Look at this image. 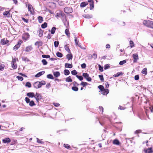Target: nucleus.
<instances>
[{
  "label": "nucleus",
  "instance_id": "obj_1",
  "mask_svg": "<svg viewBox=\"0 0 153 153\" xmlns=\"http://www.w3.org/2000/svg\"><path fill=\"white\" fill-rule=\"evenodd\" d=\"M46 84L45 82L44 81H42L41 82H36L33 84L34 87L36 89H38L41 88L42 85Z\"/></svg>",
  "mask_w": 153,
  "mask_h": 153
},
{
  "label": "nucleus",
  "instance_id": "obj_2",
  "mask_svg": "<svg viewBox=\"0 0 153 153\" xmlns=\"http://www.w3.org/2000/svg\"><path fill=\"white\" fill-rule=\"evenodd\" d=\"M143 24L146 26L153 28V22L149 20H144L143 21Z\"/></svg>",
  "mask_w": 153,
  "mask_h": 153
},
{
  "label": "nucleus",
  "instance_id": "obj_3",
  "mask_svg": "<svg viewBox=\"0 0 153 153\" xmlns=\"http://www.w3.org/2000/svg\"><path fill=\"white\" fill-rule=\"evenodd\" d=\"M25 101L27 103H29V105L30 106L32 107L36 105L33 100L30 101V99L27 97L25 98Z\"/></svg>",
  "mask_w": 153,
  "mask_h": 153
},
{
  "label": "nucleus",
  "instance_id": "obj_4",
  "mask_svg": "<svg viewBox=\"0 0 153 153\" xmlns=\"http://www.w3.org/2000/svg\"><path fill=\"white\" fill-rule=\"evenodd\" d=\"M64 12L66 13H69L73 12V9L71 7H66L64 9Z\"/></svg>",
  "mask_w": 153,
  "mask_h": 153
},
{
  "label": "nucleus",
  "instance_id": "obj_5",
  "mask_svg": "<svg viewBox=\"0 0 153 153\" xmlns=\"http://www.w3.org/2000/svg\"><path fill=\"white\" fill-rule=\"evenodd\" d=\"M82 76L88 82H91L92 79L90 77H89V74L87 73H83Z\"/></svg>",
  "mask_w": 153,
  "mask_h": 153
},
{
  "label": "nucleus",
  "instance_id": "obj_6",
  "mask_svg": "<svg viewBox=\"0 0 153 153\" xmlns=\"http://www.w3.org/2000/svg\"><path fill=\"white\" fill-rule=\"evenodd\" d=\"M132 56L134 58L133 62L136 63L137 62V60L139 59L138 54L137 53H134L133 54Z\"/></svg>",
  "mask_w": 153,
  "mask_h": 153
},
{
  "label": "nucleus",
  "instance_id": "obj_7",
  "mask_svg": "<svg viewBox=\"0 0 153 153\" xmlns=\"http://www.w3.org/2000/svg\"><path fill=\"white\" fill-rule=\"evenodd\" d=\"M56 6V4L53 2H48V7L52 9L55 8Z\"/></svg>",
  "mask_w": 153,
  "mask_h": 153
},
{
  "label": "nucleus",
  "instance_id": "obj_8",
  "mask_svg": "<svg viewBox=\"0 0 153 153\" xmlns=\"http://www.w3.org/2000/svg\"><path fill=\"white\" fill-rule=\"evenodd\" d=\"M34 97L38 102L39 100L41 99L42 97L41 95L39 93H36L35 96Z\"/></svg>",
  "mask_w": 153,
  "mask_h": 153
},
{
  "label": "nucleus",
  "instance_id": "obj_9",
  "mask_svg": "<svg viewBox=\"0 0 153 153\" xmlns=\"http://www.w3.org/2000/svg\"><path fill=\"white\" fill-rule=\"evenodd\" d=\"M21 41H19L18 43L14 47H13V49L14 50H15L16 51V50H17L20 47V45L21 44Z\"/></svg>",
  "mask_w": 153,
  "mask_h": 153
},
{
  "label": "nucleus",
  "instance_id": "obj_10",
  "mask_svg": "<svg viewBox=\"0 0 153 153\" xmlns=\"http://www.w3.org/2000/svg\"><path fill=\"white\" fill-rule=\"evenodd\" d=\"M62 21L64 25L66 28L69 27V22L67 21L66 19H63Z\"/></svg>",
  "mask_w": 153,
  "mask_h": 153
},
{
  "label": "nucleus",
  "instance_id": "obj_11",
  "mask_svg": "<svg viewBox=\"0 0 153 153\" xmlns=\"http://www.w3.org/2000/svg\"><path fill=\"white\" fill-rule=\"evenodd\" d=\"M144 151L145 153H153V151L152 147L146 149H145Z\"/></svg>",
  "mask_w": 153,
  "mask_h": 153
},
{
  "label": "nucleus",
  "instance_id": "obj_12",
  "mask_svg": "<svg viewBox=\"0 0 153 153\" xmlns=\"http://www.w3.org/2000/svg\"><path fill=\"white\" fill-rule=\"evenodd\" d=\"M30 37V35L28 33H25L23 34L22 38L25 40H27Z\"/></svg>",
  "mask_w": 153,
  "mask_h": 153
},
{
  "label": "nucleus",
  "instance_id": "obj_13",
  "mask_svg": "<svg viewBox=\"0 0 153 153\" xmlns=\"http://www.w3.org/2000/svg\"><path fill=\"white\" fill-rule=\"evenodd\" d=\"M33 49V48L31 46H28L26 47L25 51L26 52H29L32 51Z\"/></svg>",
  "mask_w": 153,
  "mask_h": 153
},
{
  "label": "nucleus",
  "instance_id": "obj_14",
  "mask_svg": "<svg viewBox=\"0 0 153 153\" xmlns=\"http://www.w3.org/2000/svg\"><path fill=\"white\" fill-rule=\"evenodd\" d=\"M28 10L31 13H32L33 12V10L32 5L30 4H28Z\"/></svg>",
  "mask_w": 153,
  "mask_h": 153
},
{
  "label": "nucleus",
  "instance_id": "obj_15",
  "mask_svg": "<svg viewBox=\"0 0 153 153\" xmlns=\"http://www.w3.org/2000/svg\"><path fill=\"white\" fill-rule=\"evenodd\" d=\"M8 42V40H5V39H2L1 41V43L3 45L7 44Z\"/></svg>",
  "mask_w": 153,
  "mask_h": 153
},
{
  "label": "nucleus",
  "instance_id": "obj_16",
  "mask_svg": "<svg viewBox=\"0 0 153 153\" xmlns=\"http://www.w3.org/2000/svg\"><path fill=\"white\" fill-rule=\"evenodd\" d=\"M11 141L10 139L9 138H6L3 139L2 140L3 143H8Z\"/></svg>",
  "mask_w": 153,
  "mask_h": 153
},
{
  "label": "nucleus",
  "instance_id": "obj_17",
  "mask_svg": "<svg viewBox=\"0 0 153 153\" xmlns=\"http://www.w3.org/2000/svg\"><path fill=\"white\" fill-rule=\"evenodd\" d=\"M45 73V71H41L38 73L37 74H36L35 75V77H39V76H40L42 75L43 74Z\"/></svg>",
  "mask_w": 153,
  "mask_h": 153
},
{
  "label": "nucleus",
  "instance_id": "obj_18",
  "mask_svg": "<svg viewBox=\"0 0 153 153\" xmlns=\"http://www.w3.org/2000/svg\"><path fill=\"white\" fill-rule=\"evenodd\" d=\"M109 91L108 89H104L102 91H101L102 92V94L104 95H107L109 93Z\"/></svg>",
  "mask_w": 153,
  "mask_h": 153
},
{
  "label": "nucleus",
  "instance_id": "obj_19",
  "mask_svg": "<svg viewBox=\"0 0 153 153\" xmlns=\"http://www.w3.org/2000/svg\"><path fill=\"white\" fill-rule=\"evenodd\" d=\"M48 58H49V59H48V63H49L50 65H53V64H51L50 63V61H54L55 60H56V59L55 58H50V56L49 55H48Z\"/></svg>",
  "mask_w": 153,
  "mask_h": 153
},
{
  "label": "nucleus",
  "instance_id": "obj_20",
  "mask_svg": "<svg viewBox=\"0 0 153 153\" xmlns=\"http://www.w3.org/2000/svg\"><path fill=\"white\" fill-rule=\"evenodd\" d=\"M27 95L29 97H35V95L33 92H29L27 93Z\"/></svg>",
  "mask_w": 153,
  "mask_h": 153
},
{
  "label": "nucleus",
  "instance_id": "obj_21",
  "mask_svg": "<svg viewBox=\"0 0 153 153\" xmlns=\"http://www.w3.org/2000/svg\"><path fill=\"white\" fill-rule=\"evenodd\" d=\"M83 17L87 19H91L92 18L93 16L92 15L84 14L82 15Z\"/></svg>",
  "mask_w": 153,
  "mask_h": 153
},
{
  "label": "nucleus",
  "instance_id": "obj_22",
  "mask_svg": "<svg viewBox=\"0 0 153 153\" xmlns=\"http://www.w3.org/2000/svg\"><path fill=\"white\" fill-rule=\"evenodd\" d=\"M48 12L50 14V16L51 18L54 17L55 16L54 11L48 9Z\"/></svg>",
  "mask_w": 153,
  "mask_h": 153
},
{
  "label": "nucleus",
  "instance_id": "obj_23",
  "mask_svg": "<svg viewBox=\"0 0 153 153\" xmlns=\"http://www.w3.org/2000/svg\"><path fill=\"white\" fill-rule=\"evenodd\" d=\"M88 4V3L87 2H82L80 4V7L82 8L85 7Z\"/></svg>",
  "mask_w": 153,
  "mask_h": 153
},
{
  "label": "nucleus",
  "instance_id": "obj_24",
  "mask_svg": "<svg viewBox=\"0 0 153 153\" xmlns=\"http://www.w3.org/2000/svg\"><path fill=\"white\" fill-rule=\"evenodd\" d=\"M66 58L68 60H70V59H71L73 58V56L71 54H68L66 55Z\"/></svg>",
  "mask_w": 153,
  "mask_h": 153
},
{
  "label": "nucleus",
  "instance_id": "obj_25",
  "mask_svg": "<svg viewBox=\"0 0 153 153\" xmlns=\"http://www.w3.org/2000/svg\"><path fill=\"white\" fill-rule=\"evenodd\" d=\"M54 76L56 77H58L60 75V73L59 71H55L53 73Z\"/></svg>",
  "mask_w": 153,
  "mask_h": 153
},
{
  "label": "nucleus",
  "instance_id": "obj_26",
  "mask_svg": "<svg viewBox=\"0 0 153 153\" xmlns=\"http://www.w3.org/2000/svg\"><path fill=\"white\" fill-rule=\"evenodd\" d=\"M113 144L115 145H119L120 144L119 141L117 139H115L113 141Z\"/></svg>",
  "mask_w": 153,
  "mask_h": 153
},
{
  "label": "nucleus",
  "instance_id": "obj_27",
  "mask_svg": "<svg viewBox=\"0 0 153 153\" xmlns=\"http://www.w3.org/2000/svg\"><path fill=\"white\" fill-rule=\"evenodd\" d=\"M65 67L66 68H71L73 66L72 64L66 63L65 64Z\"/></svg>",
  "mask_w": 153,
  "mask_h": 153
},
{
  "label": "nucleus",
  "instance_id": "obj_28",
  "mask_svg": "<svg viewBox=\"0 0 153 153\" xmlns=\"http://www.w3.org/2000/svg\"><path fill=\"white\" fill-rule=\"evenodd\" d=\"M122 75L123 73L122 72H118L116 74H114L113 76L114 77H117Z\"/></svg>",
  "mask_w": 153,
  "mask_h": 153
},
{
  "label": "nucleus",
  "instance_id": "obj_29",
  "mask_svg": "<svg viewBox=\"0 0 153 153\" xmlns=\"http://www.w3.org/2000/svg\"><path fill=\"white\" fill-rule=\"evenodd\" d=\"M56 30V28L55 27H52V29L51 31L49 30L48 31L49 32L50 31L51 34H53L54 33Z\"/></svg>",
  "mask_w": 153,
  "mask_h": 153
},
{
  "label": "nucleus",
  "instance_id": "obj_30",
  "mask_svg": "<svg viewBox=\"0 0 153 153\" xmlns=\"http://www.w3.org/2000/svg\"><path fill=\"white\" fill-rule=\"evenodd\" d=\"M65 81L68 82H71L72 81V80L70 76H69L67 77L65 79Z\"/></svg>",
  "mask_w": 153,
  "mask_h": 153
},
{
  "label": "nucleus",
  "instance_id": "obj_31",
  "mask_svg": "<svg viewBox=\"0 0 153 153\" xmlns=\"http://www.w3.org/2000/svg\"><path fill=\"white\" fill-rule=\"evenodd\" d=\"M77 45L81 49H85L86 47L85 45H82L80 43H79Z\"/></svg>",
  "mask_w": 153,
  "mask_h": 153
},
{
  "label": "nucleus",
  "instance_id": "obj_32",
  "mask_svg": "<svg viewBox=\"0 0 153 153\" xmlns=\"http://www.w3.org/2000/svg\"><path fill=\"white\" fill-rule=\"evenodd\" d=\"M12 67L14 69H15L17 68V65L16 63L13 62H11Z\"/></svg>",
  "mask_w": 153,
  "mask_h": 153
},
{
  "label": "nucleus",
  "instance_id": "obj_33",
  "mask_svg": "<svg viewBox=\"0 0 153 153\" xmlns=\"http://www.w3.org/2000/svg\"><path fill=\"white\" fill-rule=\"evenodd\" d=\"M64 73L65 75L67 76L68 75L70 74V72L68 70L65 69L64 71Z\"/></svg>",
  "mask_w": 153,
  "mask_h": 153
},
{
  "label": "nucleus",
  "instance_id": "obj_34",
  "mask_svg": "<svg viewBox=\"0 0 153 153\" xmlns=\"http://www.w3.org/2000/svg\"><path fill=\"white\" fill-rule=\"evenodd\" d=\"M56 55L57 57L60 58H61L63 56L62 54L59 52H57L56 53Z\"/></svg>",
  "mask_w": 153,
  "mask_h": 153
},
{
  "label": "nucleus",
  "instance_id": "obj_35",
  "mask_svg": "<svg viewBox=\"0 0 153 153\" xmlns=\"http://www.w3.org/2000/svg\"><path fill=\"white\" fill-rule=\"evenodd\" d=\"M38 19L39 22L40 23H41L43 21V19L42 17L41 16H39L38 17Z\"/></svg>",
  "mask_w": 153,
  "mask_h": 153
},
{
  "label": "nucleus",
  "instance_id": "obj_36",
  "mask_svg": "<svg viewBox=\"0 0 153 153\" xmlns=\"http://www.w3.org/2000/svg\"><path fill=\"white\" fill-rule=\"evenodd\" d=\"M60 15L63 18V19H66V16L63 12H61L60 13Z\"/></svg>",
  "mask_w": 153,
  "mask_h": 153
},
{
  "label": "nucleus",
  "instance_id": "obj_37",
  "mask_svg": "<svg viewBox=\"0 0 153 153\" xmlns=\"http://www.w3.org/2000/svg\"><path fill=\"white\" fill-rule=\"evenodd\" d=\"M89 56H91V58L93 57L95 59H96L97 57V55L95 53H94L93 54V55H92L91 54L89 55Z\"/></svg>",
  "mask_w": 153,
  "mask_h": 153
},
{
  "label": "nucleus",
  "instance_id": "obj_38",
  "mask_svg": "<svg viewBox=\"0 0 153 153\" xmlns=\"http://www.w3.org/2000/svg\"><path fill=\"white\" fill-rule=\"evenodd\" d=\"M65 50L68 53H71L70 49H69V47L67 46V45H65Z\"/></svg>",
  "mask_w": 153,
  "mask_h": 153
},
{
  "label": "nucleus",
  "instance_id": "obj_39",
  "mask_svg": "<svg viewBox=\"0 0 153 153\" xmlns=\"http://www.w3.org/2000/svg\"><path fill=\"white\" fill-rule=\"evenodd\" d=\"M65 33L69 37L70 34L69 33V30H68V29H66L65 30Z\"/></svg>",
  "mask_w": 153,
  "mask_h": 153
},
{
  "label": "nucleus",
  "instance_id": "obj_40",
  "mask_svg": "<svg viewBox=\"0 0 153 153\" xmlns=\"http://www.w3.org/2000/svg\"><path fill=\"white\" fill-rule=\"evenodd\" d=\"M141 73L145 75L147 74V69L146 68H144L142 70Z\"/></svg>",
  "mask_w": 153,
  "mask_h": 153
},
{
  "label": "nucleus",
  "instance_id": "obj_41",
  "mask_svg": "<svg viewBox=\"0 0 153 153\" xmlns=\"http://www.w3.org/2000/svg\"><path fill=\"white\" fill-rule=\"evenodd\" d=\"M89 5L90 6V10H93L94 9V2H93L92 3H90Z\"/></svg>",
  "mask_w": 153,
  "mask_h": 153
},
{
  "label": "nucleus",
  "instance_id": "obj_42",
  "mask_svg": "<svg viewBox=\"0 0 153 153\" xmlns=\"http://www.w3.org/2000/svg\"><path fill=\"white\" fill-rule=\"evenodd\" d=\"M99 77L100 78L101 81L103 82L104 81V79L103 75H99Z\"/></svg>",
  "mask_w": 153,
  "mask_h": 153
},
{
  "label": "nucleus",
  "instance_id": "obj_43",
  "mask_svg": "<svg viewBox=\"0 0 153 153\" xmlns=\"http://www.w3.org/2000/svg\"><path fill=\"white\" fill-rule=\"evenodd\" d=\"M98 88L101 91H102L104 89V86L102 85H100L98 86Z\"/></svg>",
  "mask_w": 153,
  "mask_h": 153
},
{
  "label": "nucleus",
  "instance_id": "obj_44",
  "mask_svg": "<svg viewBox=\"0 0 153 153\" xmlns=\"http://www.w3.org/2000/svg\"><path fill=\"white\" fill-rule=\"evenodd\" d=\"M22 59L23 61L25 62H28L29 61V60L26 57H22Z\"/></svg>",
  "mask_w": 153,
  "mask_h": 153
},
{
  "label": "nucleus",
  "instance_id": "obj_45",
  "mask_svg": "<svg viewBox=\"0 0 153 153\" xmlns=\"http://www.w3.org/2000/svg\"><path fill=\"white\" fill-rule=\"evenodd\" d=\"M71 73L73 75H76L78 73L75 70H74L71 71Z\"/></svg>",
  "mask_w": 153,
  "mask_h": 153
},
{
  "label": "nucleus",
  "instance_id": "obj_46",
  "mask_svg": "<svg viewBox=\"0 0 153 153\" xmlns=\"http://www.w3.org/2000/svg\"><path fill=\"white\" fill-rule=\"evenodd\" d=\"M72 89L74 91H77L78 90V88L77 86H73L72 87Z\"/></svg>",
  "mask_w": 153,
  "mask_h": 153
},
{
  "label": "nucleus",
  "instance_id": "obj_47",
  "mask_svg": "<svg viewBox=\"0 0 153 153\" xmlns=\"http://www.w3.org/2000/svg\"><path fill=\"white\" fill-rule=\"evenodd\" d=\"M47 23L46 22H45L41 25V27L42 28H45L47 27Z\"/></svg>",
  "mask_w": 153,
  "mask_h": 153
},
{
  "label": "nucleus",
  "instance_id": "obj_48",
  "mask_svg": "<svg viewBox=\"0 0 153 153\" xmlns=\"http://www.w3.org/2000/svg\"><path fill=\"white\" fill-rule=\"evenodd\" d=\"M54 45L55 48H57L59 44V42L58 41H55L54 42Z\"/></svg>",
  "mask_w": 153,
  "mask_h": 153
},
{
  "label": "nucleus",
  "instance_id": "obj_49",
  "mask_svg": "<svg viewBox=\"0 0 153 153\" xmlns=\"http://www.w3.org/2000/svg\"><path fill=\"white\" fill-rule=\"evenodd\" d=\"M26 87H27L29 88H30L31 86V83L29 82H27L25 85Z\"/></svg>",
  "mask_w": 153,
  "mask_h": 153
},
{
  "label": "nucleus",
  "instance_id": "obj_50",
  "mask_svg": "<svg viewBox=\"0 0 153 153\" xmlns=\"http://www.w3.org/2000/svg\"><path fill=\"white\" fill-rule=\"evenodd\" d=\"M130 47L132 48L134 46V44L133 42L131 40L129 42Z\"/></svg>",
  "mask_w": 153,
  "mask_h": 153
},
{
  "label": "nucleus",
  "instance_id": "obj_51",
  "mask_svg": "<svg viewBox=\"0 0 153 153\" xmlns=\"http://www.w3.org/2000/svg\"><path fill=\"white\" fill-rule=\"evenodd\" d=\"M126 60H123V61H120L119 62V65H123V64L126 63Z\"/></svg>",
  "mask_w": 153,
  "mask_h": 153
},
{
  "label": "nucleus",
  "instance_id": "obj_52",
  "mask_svg": "<svg viewBox=\"0 0 153 153\" xmlns=\"http://www.w3.org/2000/svg\"><path fill=\"white\" fill-rule=\"evenodd\" d=\"M74 37L75 38L74 41L76 45H77L79 43L78 40L77 39L76 37V35H74Z\"/></svg>",
  "mask_w": 153,
  "mask_h": 153
},
{
  "label": "nucleus",
  "instance_id": "obj_53",
  "mask_svg": "<svg viewBox=\"0 0 153 153\" xmlns=\"http://www.w3.org/2000/svg\"><path fill=\"white\" fill-rule=\"evenodd\" d=\"M88 84V83L85 82H82L80 84V85L82 86H83L84 87L87 85Z\"/></svg>",
  "mask_w": 153,
  "mask_h": 153
},
{
  "label": "nucleus",
  "instance_id": "obj_54",
  "mask_svg": "<svg viewBox=\"0 0 153 153\" xmlns=\"http://www.w3.org/2000/svg\"><path fill=\"white\" fill-rule=\"evenodd\" d=\"M16 78L19 80L22 81L23 79V78L22 76H16Z\"/></svg>",
  "mask_w": 153,
  "mask_h": 153
},
{
  "label": "nucleus",
  "instance_id": "obj_55",
  "mask_svg": "<svg viewBox=\"0 0 153 153\" xmlns=\"http://www.w3.org/2000/svg\"><path fill=\"white\" fill-rule=\"evenodd\" d=\"M98 67H99V69L100 70V71L101 72H102L103 71V67L101 66L100 65H98Z\"/></svg>",
  "mask_w": 153,
  "mask_h": 153
},
{
  "label": "nucleus",
  "instance_id": "obj_56",
  "mask_svg": "<svg viewBox=\"0 0 153 153\" xmlns=\"http://www.w3.org/2000/svg\"><path fill=\"white\" fill-rule=\"evenodd\" d=\"M4 68V65H0V71H1L3 70Z\"/></svg>",
  "mask_w": 153,
  "mask_h": 153
},
{
  "label": "nucleus",
  "instance_id": "obj_57",
  "mask_svg": "<svg viewBox=\"0 0 153 153\" xmlns=\"http://www.w3.org/2000/svg\"><path fill=\"white\" fill-rule=\"evenodd\" d=\"M10 11H5L3 13V15L4 16H7L8 14H10Z\"/></svg>",
  "mask_w": 153,
  "mask_h": 153
},
{
  "label": "nucleus",
  "instance_id": "obj_58",
  "mask_svg": "<svg viewBox=\"0 0 153 153\" xmlns=\"http://www.w3.org/2000/svg\"><path fill=\"white\" fill-rule=\"evenodd\" d=\"M42 62L43 63V64L44 65H46L47 64V62L46 61V60L45 59H43L42 60Z\"/></svg>",
  "mask_w": 153,
  "mask_h": 153
},
{
  "label": "nucleus",
  "instance_id": "obj_59",
  "mask_svg": "<svg viewBox=\"0 0 153 153\" xmlns=\"http://www.w3.org/2000/svg\"><path fill=\"white\" fill-rule=\"evenodd\" d=\"M72 84L74 86H77L79 85V84L76 81H74L72 83Z\"/></svg>",
  "mask_w": 153,
  "mask_h": 153
},
{
  "label": "nucleus",
  "instance_id": "obj_60",
  "mask_svg": "<svg viewBox=\"0 0 153 153\" xmlns=\"http://www.w3.org/2000/svg\"><path fill=\"white\" fill-rule=\"evenodd\" d=\"M110 67V66L108 64H107L104 66V68L105 69H107Z\"/></svg>",
  "mask_w": 153,
  "mask_h": 153
},
{
  "label": "nucleus",
  "instance_id": "obj_61",
  "mask_svg": "<svg viewBox=\"0 0 153 153\" xmlns=\"http://www.w3.org/2000/svg\"><path fill=\"white\" fill-rule=\"evenodd\" d=\"M81 67L83 69L85 68L86 66V64L85 63H83L81 65Z\"/></svg>",
  "mask_w": 153,
  "mask_h": 153
},
{
  "label": "nucleus",
  "instance_id": "obj_62",
  "mask_svg": "<svg viewBox=\"0 0 153 153\" xmlns=\"http://www.w3.org/2000/svg\"><path fill=\"white\" fill-rule=\"evenodd\" d=\"M139 79V76L138 75H137L134 76V79L136 80H138Z\"/></svg>",
  "mask_w": 153,
  "mask_h": 153
},
{
  "label": "nucleus",
  "instance_id": "obj_63",
  "mask_svg": "<svg viewBox=\"0 0 153 153\" xmlns=\"http://www.w3.org/2000/svg\"><path fill=\"white\" fill-rule=\"evenodd\" d=\"M53 104L54 105V106L56 107H58L60 105V104L57 102H54L53 103Z\"/></svg>",
  "mask_w": 153,
  "mask_h": 153
},
{
  "label": "nucleus",
  "instance_id": "obj_64",
  "mask_svg": "<svg viewBox=\"0 0 153 153\" xmlns=\"http://www.w3.org/2000/svg\"><path fill=\"white\" fill-rule=\"evenodd\" d=\"M48 79H53L54 78L52 75L51 74H48Z\"/></svg>",
  "mask_w": 153,
  "mask_h": 153
}]
</instances>
